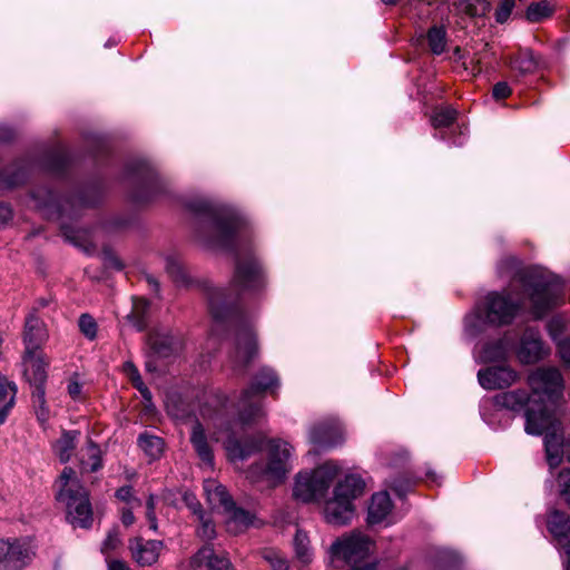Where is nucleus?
<instances>
[{"label": "nucleus", "mask_w": 570, "mask_h": 570, "mask_svg": "<svg viewBox=\"0 0 570 570\" xmlns=\"http://www.w3.org/2000/svg\"><path fill=\"white\" fill-rule=\"evenodd\" d=\"M188 206L200 215L195 228L198 242L228 250L235 256L230 286L210 287L207 297L215 322L213 333L218 335L220 327H228L233 337L230 364L236 374H244L258 355V344L253 323L238 308V301L240 295L262 293L266 287L265 275L257 258L247 250L245 223L236 209L204 197L190 202Z\"/></svg>", "instance_id": "f257e3e1"}, {"label": "nucleus", "mask_w": 570, "mask_h": 570, "mask_svg": "<svg viewBox=\"0 0 570 570\" xmlns=\"http://www.w3.org/2000/svg\"><path fill=\"white\" fill-rule=\"evenodd\" d=\"M498 273L512 274L510 292H492L485 297L484 316L489 325L510 324L529 297L532 314L539 318L556 306L562 295L560 283L553 282L537 268L518 269L517 259L508 257L498 265Z\"/></svg>", "instance_id": "f03ea898"}, {"label": "nucleus", "mask_w": 570, "mask_h": 570, "mask_svg": "<svg viewBox=\"0 0 570 570\" xmlns=\"http://www.w3.org/2000/svg\"><path fill=\"white\" fill-rule=\"evenodd\" d=\"M532 407L525 413V432L542 434L551 424L556 409L564 402V381L557 367L541 366L528 376Z\"/></svg>", "instance_id": "7ed1b4c3"}, {"label": "nucleus", "mask_w": 570, "mask_h": 570, "mask_svg": "<svg viewBox=\"0 0 570 570\" xmlns=\"http://www.w3.org/2000/svg\"><path fill=\"white\" fill-rule=\"evenodd\" d=\"M56 499L67 511V519L73 527L89 528L92 523V509L89 494L76 476L73 469L66 466L57 481Z\"/></svg>", "instance_id": "20e7f679"}, {"label": "nucleus", "mask_w": 570, "mask_h": 570, "mask_svg": "<svg viewBox=\"0 0 570 570\" xmlns=\"http://www.w3.org/2000/svg\"><path fill=\"white\" fill-rule=\"evenodd\" d=\"M365 483L361 476L350 474L334 488L333 498L324 502L323 513L326 522L343 525L354 515L353 501L363 494Z\"/></svg>", "instance_id": "39448f33"}, {"label": "nucleus", "mask_w": 570, "mask_h": 570, "mask_svg": "<svg viewBox=\"0 0 570 570\" xmlns=\"http://www.w3.org/2000/svg\"><path fill=\"white\" fill-rule=\"evenodd\" d=\"M338 471L336 463L326 462L312 472H299L293 489L294 498L304 503L324 498Z\"/></svg>", "instance_id": "423d86ee"}, {"label": "nucleus", "mask_w": 570, "mask_h": 570, "mask_svg": "<svg viewBox=\"0 0 570 570\" xmlns=\"http://www.w3.org/2000/svg\"><path fill=\"white\" fill-rule=\"evenodd\" d=\"M273 386H278V379L272 368L264 367L256 374L254 382L243 391L238 402V422L243 426L254 424L265 416L262 405L255 397Z\"/></svg>", "instance_id": "0eeeda50"}, {"label": "nucleus", "mask_w": 570, "mask_h": 570, "mask_svg": "<svg viewBox=\"0 0 570 570\" xmlns=\"http://www.w3.org/2000/svg\"><path fill=\"white\" fill-rule=\"evenodd\" d=\"M267 460L256 463L249 473L252 476H262L274 483L281 482L291 470L292 445L281 439H271L266 445Z\"/></svg>", "instance_id": "6e6552de"}, {"label": "nucleus", "mask_w": 570, "mask_h": 570, "mask_svg": "<svg viewBox=\"0 0 570 570\" xmlns=\"http://www.w3.org/2000/svg\"><path fill=\"white\" fill-rule=\"evenodd\" d=\"M373 550L372 540L362 532L353 531L350 534L336 539L330 547V562L351 564L352 570H358L357 564L364 561Z\"/></svg>", "instance_id": "1a4fd4ad"}, {"label": "nucleus", "mask_w": 570, "mask_h": 570, "mask_svg": "<svg viewBox=\"0 0 570 570\" xmlns=\"http://www.w3.org/2000/svg\"><path fill=\"white\" fill-rule=\"evenodd\" d=\"M33 206L41 210L48 218H58L76 206H95L97 200L86 196H77L63 202L47 186L35 188L30 194Z\"/></svg>", "instance_id": "9d476101"}, {"label": "nucleus", "mask_w": 570, "mask_h": 570, "mask_svg": "<svg viewBox=\"0 0 570 570\" xmlns=\"http://www.w3.org/2000/svg\"><path fill=\"white\" fill-rule=\"evenodd\" d=\"M35 553L29 539H1L0 570H22L32 561Z\"/></svg>", "instance_id": "9b49d317"}, {"label": "nucleus", "mask_w": 570, "mask_h": 570, "mask_svg": "<svg viewBox=\"0 0 570 570\" xmlns=\"http://www.w3.org/2000/svg\"><path fill=\"white\" fill-rule=\"evenodd\" d=\"M549 354V348L546 346L537 330L527 328L515 350V355L522 364H534L543 360Z\"/></svg>", "instance_id": "f8f14e48"}, {"label": "nucleus", "mask_w": 570, "mask_h": 570, "mask_svg": "<svg viewBox=\"0 0 570 570\" xmlns=\"http://www.w3.org/2000/svg\"><path fill=\"white\" fill-rule=\"evenodd\" d=\"M22 365L23 377L33 391L46 389L47 367L49 365V361L45 358V355L38 352L23 353Z\"/></svg>", "instance_id": "ddd939ff"}, {"label": "nucleus", "mask_w": 570, "mask_h": 570, "mask_svg": "<svg viewBox=\"0 0 570 570\" xmlns=\"http://www.w3.org/2000/svg\"><path fill=\"white\" fill-rule=\"evenodd\" d=\"M548 529L554 537L557 546L566 554L564 570H570V517L563 512L553 511L549 515Z\"/></svg>", "instance_id": "4468645a"}, {"label": "nucleus", "mask_w": 570, "mask_h": 570, "mask_svg": "<svg viewBox=\"0 0 570 570\" xmlns=\"http://www.w3.org/2000/svg\"><path fill=\"white\" fill-rule=\"evenodd\" d=\"M519 379L518 372L510 366H490L480 370L478 380L487 390H500L511 386Z\"/></svg>", "instance_id": "2eb2a0df"}, {"label": "nucleus", "mask_w": 570, "mask_h": 570, "mask_svg": "<svg viewBox=\"0 0 570 570\" xmlns=\"http://www.w3.org/2000/svg\"><path fill=\"white\" fill-rule=\"evenodd\" d=\"M191 570H233L230 560L224 553H217L210 546L200 548L189 560Z\"/></svg>", "instance_id": "dca6fc26"}, {"label": "nucleus", "mask_w": 570, "mask_h": 570, "mask_svg": "<svg viewBox=\"0 0 570 570\" xmlns=\"http://www.w3.org/2000/svg\"><path fill=\"white\" fill-rule=\"evenodd\" d=\"M343 439V430L335 420L320 422L309 431V441L321 449L335 446Z\"/></svg>", "instance_id": "f3484780"}, {"label": "nucleus", "mask_w": 570, "mask_h": 570, "mask_svg": "<svg viewBox=\"0 0 570 570\" xmlns=\"http://www.w3.org/2000/svg\"><path fill=\"white\" fill-rule=\"evenodd\" d=\"M163 541L144 540L142 538H134L129 541L131 558L141 567L154 564L163 550Z\"/></svg>", "instance_id": "a211bd4d"}, {"label": "nucleus", "mask_w": 570, "mask_h": 570, "mask_svg": "<svg viewBox=\"0 0 570 570\" xmlns=\"http://www.w3.org/2000/svg\"><path fill=\"white\" fill-rule=\"evenodd\" d=\"M22 340L24 344L23 353L38 352L41 345L48 340L46 325L37 316L36 312L29 313L26 317Z\"/></svg>", "instance_id": "6ab92c4d"}, {"label": "nucleus", "mask_w": 570, "mask_h": 570, "mask_svg": "<svg viewBox=\"0 0 570 570\" xmlns=\"http://www.w3.org/2000/svg\"><path fill=\"white\" fill-rule=\"evenodd\" d=\"M263 443L264 438L261 435L246 438L240 441L233 434H228L224 441V446L230 460L243 461L261 451Z\"/></svg>", "instance_id": "aec40b11"}, {"label": "nucleus", "mask_w": 570, "mask_h": 570, "mask_svg": "<svg viewBox=\"0 0 570 570\" xmlns=\"http://www.w3.org/2000/svg\"><path fill=\"white\" fill-rule=\"evenodd\" d=\"M147 343L158 357H169L183 347L181 338L170 332H153L148 335Z\"/></svg>", "instance_id": "412c9836"}, {"label": "nucleus", "mask_w": 570, "mask_h": 570, "mask_svg": "<svg viewBox=\"0 0 570 570\" xmlns=\"http://www.w3.org/2000/svg\"><path fill=\"white\" fill-rule=\"evenodd\" d=\"M494 404L499 407L508 409L514 412L522 411L525 409V412L532 407V395L529 394L525 390H513L500 393L494 396Z\"/></svg>", "instance_id": "4be33fe9"}, {"label": "nucleus", "mask_w": 570, "mask_h": 570, "mask_svg": "<svg viewBox=\"0 0 570 570\" xmlns=\"http://www.w3.org/2000/svg\"><path fill=\"white\" fill-rule=\"evenodd\" d=\"M547 461L551 469L557 468L564 454L570 462V435L563 442L557 433H548L544 436Z\"/></svg>", "instance_id": "5701e85b"}, {"label": "nucleus", "mask_w": 570, "mask_h": 570, "mask_svg": "<svg viewBox=\"0 0 570 570\" xmlns=\"http://www.w3.org/2000/svg\"><path fill=\"white\" fill-rule=\"evenodd\" d=\"M204 491L213 509L225 512L235 504L226 488L215 480H206L204 482Z\"/></svg>", "instance_id": "b1692460"}, {"label": "nucleus", "mask_w": 570, "mask_h": 570, "mask_svg": "<svg viewBox=\"0 0 570 570\" xmlns=\"http://www.w3.org/2000/svg\"><path fill=\"white\" fill-rule=\"evenodd\" d=\"M392 501L387 492H377L372 495L367 511L370 524L383 522L392 511Z\"/></svg>", "instance_id": "393cba45"}, {"label": "nucleus", "mask_w": 570, "mask_h": 570, "mask_svg": "<svg viewBox=\"0 0 570 570\" xmlns=\"http://www.w3.org/2000/svg\"><path fill=\"white\" fill-rule=\"evenodd\" d=\"M190 442L202 462L212 468L214 464L213 451L207 442L205 430L198 422L193 426Z\"/></svg>", "instance_id": "a878e982"}, {"label": "nucleus", "mask_w": 570, "mask_h": 570, "mask_svg": "<svg viewBox=\"0 0 570 570\" xmlns=\"http://www.w3.org/2000/svg\"><path fill=\"white\" fill-rule=\"evenodd\" d=\"M226 528L227 531L237 534L246 530L249 525L254 524V515H252L248 511H245L240 508H236L233 504L230 510H226Z\"/></svg>", "instance_id": "bb28decb"}, {"label": "nucleus", "mask_w": 570, "mask_h": 570, "mask_svg": "<svg viewBox=\"0 0 570 570\" xmlns=\"http://www.w3.org/2000/svg\"><path fill=\"white\" fill-rule=\"evenodd\" d=\"M80 436V432L77 430L73 431H62L60 438L56 441L53 445V451L59 458L60 462L66 463L71 459L73 450L78 443Z\"/></svg>", "instance_id": "cd10ccee"}, {"label": "nucleus", "mask_w": 570, "mask_h": 570, "mask_svg": "<svg viewBox=\"0 0 570 570\" xmlns=\"http://www.w3.org/2000/svg\"><path fill=\"white\" fill-rule=\"evenodd\" d=\"M126 169L129 177L137 178L148 187L156 183L155 171L144 160H134L127 165Z\"/></svg>", "instance_id": "c85d7f7f"}, {"label": "nucleus", "mask_w": 570, "mask_h": 570, "mask_svg": "<svg viewBox=\"0 0 570 570\" xmlns=\"http://www.w3.org/2000/svg\"><path fill=\"white\" fill-rule=\"evenodd\" d=\"M149 309V303L145 298H134L132 309L130 314L127 315V320L132 324V326L141 332L147 326L146 315Z\"/></svg>", "instance_id": "c756f323"}, {"label": "nucleus", "mask_w": 570, "mask_h": 570, "mask_svg": "<svg viewBox=\"0 0 570 570\" xmlns=\"http://www.w3.org/2000/svg\"><path fill=\"white\" fill-rule=\"evenodd\" d=\"M166 272L169 277L179 286L187 285L189 283V276L185 268L184 263L177 257L169 255L166 257Z\"/></svg>", "instance_id": "7c9ffc66"}, {"label": "nucleus", "mask_w": 570, "mask_h": 570, "mask_svg": "<svg viewBox=\"0 0 570 570\" xmlns=\"http://www.w3.org/2000/svg\"><path fill=\"white\" fill-rule=\"evenodd\" d=\"M556 11V6L550 1L542 0L529 4L525 17L530 22L537 23L550 18Z\"/></svg>", "instance_id": "2f4dec72"}, {"label": "nucleus", "mask_w": 570, "mask_h": 570, "mask_svg": "<svg viewBox=\"0 0 570 570\" xmlns=\"http://www.w3.org/2000/svg\"><path fill=\"white\" fill-rule=\"evenodd\" d=\"M139 448L151 459H158L164 451V441L161 438L142 433L138 438Z\"/></svg>", "instance_id": "473e14b6"}, {"label": "nucleus", "mask_w": 570, "mask_h": 570, "mask_svg": "<svg viewBox=\"0 0 570 570\" xmlns=\"http://www.w3.org/2000/svg\"><path fill=\"white\" fill-rule=\"evenodd\" d=\"M538 63V59L532 51L523 50L511 60V68L521 75H528L535 71Z\"/></svg>", "instance_id": "72a5a7b5"}, {"label": "nucleus", "mask_w": 570, "mask_h": 570, "mask_svg": "<svg viewBox=\"0 0 570 570\" xmlns=\"http://www.w3.org/2000/svg\"><path fill=\"white\" fill-rule=\"evenodd\" d=\"M453 6L458 12L470 17L483 16L489 10L487 0H454Z\"/></svg>", "instance_id": "f704fd0d"}, {"label": "nucleus", "mask_w": 570, "mask_h": 570, "mask_svg": "<svg viewBox=\"0 0 570 570\" xmlns=\"http://www.w3.org/2000/svg\"><path fill=\"white\" fill-rule=\"evenodd\" d=\"M32 405L37 420L41 425H45L50 419V410L46 402V389L32 391Z\"/></svg>", "instance_id": "c9c22d12"}, {"label": "nucleus", "mask_w": 570, "mask_h": 570, "mask_svg": "<svg viewBox=\"0 0 570 570\" xmlns=\"http://www.w3.org/2000/svg\"><path fill=\"white\" fill-rule=\"evenodd\" d=\"M428 42L434 55H441L446 46V31L444 27L433 26L428 31Z\"/></svg>", "instance_id": "e433bc0d"}, {"label": "nucleus", "mask_w": 570, "mask_h": 570, "mask_svg": "<svg viewBox=\"0 0 570 570\" xmlns=\"http://www.w3.org/2000/svg\"><path fill=\"white\" fill-rule=\"evenodd\" d=\"M487 324L489 323L485 320L482 307H479L474 314L468 315L464 318V330L470 336L479 335Z\"/></svg>", "instance_id": "4c0bfd02"}, {"label": "nucleus", "mask_w": 570, "mask_h": 570, "mask_svg": "<svg viewBox=\"0 0 570 570\" xmlns=\"http://www.w3.org/2000/svg\"><path fill=\"white\" fill-rule=\"evenodd\" d=\"M294 548L296 557L303 562L308 563L312 560V551L309 548V540L306 532L297 530L294 538Z\"/></svg>", "instance_id": "58836bf2"}, {"label": "nucleus", "mask_w": 570, "mask_h": 570, "mask_svg": "<svg viewBox=\"0 0 570 570\" xmlns=\"http://www.w3.org/2000/svg\"><path fill=\"white\" fill-rule=\"evenodd\" d=\"M86 453L88 460L81 459L82 469L88 472L98 471L102 466L99 448L89 440L86 446Z\"/></svg>", "instance_id": "ea45409f"}, {"label": "nucleus", "mask_w": 570, "mask_h": 570, "mask_svg": "<svg viewBox=\"0 0 570 570\" xmlns=\"http://www.w3.org/2000/svg\"><path fill=\"white\" fill-rule=\"evenodd\" d=\"M456 119V110L451 107L436 108L432 115L431 122L434 128H446Z\"/></svg>", "instance_id": "a19ab883"}, {"label": "nucleus", "mask_w": 570, "mask_h": 570, "mask_svg": "<svg viewBox=\"0 0 570 570\" xmlns=\"http://www.w3.org/2000/svg\"><path fill=\"white\" fill-rule=\"evenodd\" d=\"M17 385L6 376H0V405L13 406L16 403Z\"/></svg>", "instance_id": "79ce46f5"}, {"label": "nucleus", "mask_w": 570, "mask_h": 570, "mask_svg": "<svg viewBox=\"0 0 570 570\" xmlns=\"http://www.w3.org/2000/svg\"><path fill=\"white\" fill-rule=\"evenodd\" d=\"M262 557L269 564L272 570H288V562L279 551L265 549L262 551Z\"/></svg>", "instance_id": "37998d69"}, {"label": "nucleus", "mask_w": 570, "mask_h": 570, "mask_svg": "<svg viewBox=\"0 0 570 570\" xmlns=\"http://www.w3.org/2000/svg\"><path fill=\"white\" fill-rule=\"evenodd\" d=\"M199 527L197 528V537L204 541H212L216 537L215 525L209 517L200 513L197 518Z\"/></svg>", "instance_id": "c03bdc74"}, {"label": "nucleus", "mask_w": 570, "mask_h": 570, "mask_svg": "<svg viewBox=\"0 0 570 570\" xmlns=\"http://www.w3.org/2000/svg\"><path fill=\"white\" fill-rule=\"evenodd\" d=\"M116 498L125 503L131 509H138L142 505V502L139 498L135 497L132 493V488L130 485H124L116 491Z\"/></svg>", "instance_id": "a18cd8bd"}, {"label": "nucleus", "mask_w": 570, "mask_h": 570, "mask_svg": "<svg viewBox=\"0 0 570 570\" xmlns=\"http://www.w3.org/2000/svg\"><path fill=\"white\" fill-rule=\"evenodd\" d=\"M79 328L89 340H94L97 335V323L89 314H82L79 317Z\"/></svg>", "instance_id": "49530a36"}, {"label": "nucleus", "mask_w": 570, "mask_h": 570, "mask_svg": "<svg viewBox=\"0 0 570 570\" xmlns=\"http://www.w3.org/2000/svg\"><path fill=\"white\" fill-rule=\"evenodd\" d=\"M484 354L489 361H500L505 360L507 350L502 342H497L493 344H488L484 348Z\"/></svg>", "instance_id": "de8ad7c7"}, {"label": "nucleus", "mask_w": 570, "mask_h": 570, "mask_svg": "<svg viewBox=\"0 0 570 570\" xmlns=\"http://www.w3.org/2000/svg\"><path fill=\"white\" fill-rule=\"evenodd\" d=\"M514 6L515 0H502L495 10L497 22L504 23L509 19Z\"/></svg>", "instance_id": "09e8293b"}, {"label": "nucleus", "mask_w": 570, "mask_h": 570, "mask_svg": "<svg viewBox=\"0 0 570 570\" xmlns=\"http://www.w3.org/2000/svg\"><path fill=\"white\" fill-rule=\"evenodd\" d=\"M558 485L560 493L570 502V469H563L558 475Z\"/></svg>", "instance_id": "8fccbe9b"}, {"label": "nucleus", "mask_w": 570, "mask_h": 570, "mask_svg": "<svg viewBox=\"0 0 570 570\" xmlns=\"http://www.w3.org/2000/svg\"><path fill=\"white\" fill-rule=\"evenodd\" d=\"M102 258H104V264L107 268L120 271L124 267L119 257L111 249H105L102 252Z\"/></svg>", "instance_id": "3c124183"}, {"label": "nucleus", "mask_w": 570, "mask_h": 570, "mask_svg": "<svg viewBox=\"0 0 570 570\" xmlns=\"http://www.w3.org/2000/svg\"><path fill=\"white\" fill-rule=\"evenodd\" d=\"M186 507L198 518L200 513H204L202 505L193 493L185 492L183 495Z\"/></svg>", "instance_id": "603ef678"}, {"label": "nucleus", "mask_w": 570, "mask_h": 570, "mask_svg": "<svg viewBox=\"0 0 570 570\" xmlns=\"http://www.w3.org/2000/svg\"><path fill=\"white\" fill-rule=\"evenodd\" d=\"M511 92L512 90L508 82L505 81L497 82L492 89V96L497 100L508 98L511 95Z\"/></svg>", "instance_id": "864d4df0"}, {"label": "nucleus", "mask_w": 570, "mask_h": 570, "mask_svg": "<svg viewBox=\"0 0 570 570\" xmlns=\"http://www.w3.org/2000/svg\"><path fill=\"white\" fill-rule=\"evenodd\" d=\"M120 539L117 531H110L107 538L104 540L101 551L107 553L118 547Z\"/></svg>", "instance_id": "5fc2aeb1"}, {"label": "nucleus", "mask_w": 570, "mask_h": 570, "mask_svg": "<svg viewBox=\"0 0 570 570\" xmlns=\"http://www.w3.org/2000/svg\"><path fill=\"white\" fill-rule=\"evenodd\" d=\"M125 370H126L127 374L129 375V379H130L132 385L136 389H138L140 383H144V382L141 380V376H140L137 367L132 363L128 362L125 364Z\"/></svg>", "instance_id": "6e6d98bb"}, {"label": "nucleus", "mask_w": 570, "mask_h": 570, "mask_svg": "<svg viewBox=\"0 0 570 570\" xmlns=\"http://www.w3.org/2000/svg\"><path fill=\"white\" fill-rule=\"evenodd\" d=\"M558 350L561 360L570 366V336L559 343Z\"/></svg>", "instance_id": "4d7b16f0"}, {"label": "nucleus", "mask_w": 570, "mask_h": 570, "mask_svg": "<svg viewBox=\"0 0 570 570\" xmlns=\"http://www.w3.org/2000/svg\"><path fill=\"white\" fill-rule=\"evenodd\" d=\"M81 384L76 376H72L68 383V393L73 400H78L81 395Z\"/></svg>", "instance_id": "13d9d810"}, {"label": "nucleus", "mask_w": 570, "mask_h": 570, "mask_svg": "<svg viewBox=\"0 0 570 570\" xmlns=\"http://www.w3.org/2000/svg\"><path fill=\"white\" fill-rule=\"evenodd\" d=\"M12 218V209L9 205L0 203V227Z\"/></svg>", "instance_id": "bf43d9fd"}, {"label": "nucleus", "mask_w": 570, "mask_h": 570, "mask_svg": "<svg viewBox=\"0 0 570 570\" xmlns=\"http://www.w3.org/2000/svg\"><path fill=\"white\" fill-rule=\"evenodd\" d=\"M130 507L121 509V522L124 525L129 527L135 522V515Z\"/></svg>", "instance_id": "052dcab7"}, {"label": "nucleus", "mask_w": 570, "mask_h": 570, "mask_svg": "<svg viewBox=\"0 0 570 570\" xmlns=\"http://www.w3.org/2000/svg\"><path fill=\"white\" fill-rule=\"evenodd\" d=\"M389 485L399 494V495H403L406 493V491L410 489V481H406L404 484L396 481V480H393L389 483Z\"/></svg>", "instance_id": "680f3d73"}, {"label": "nucleus", "mask_w": 570, "mask_h": 570, "mask_svg": "<svg viewBox=\"0 0 570 570\" xmlns=\"http://www.w3.org/2000/svg\"><path fill=\"white\" fill-rule=\"evenodd\" d=\"M14 136L13 130L4 125H0V141L6 142L10 141Z\"/></svg>", "instance_id": "e2e57ef3"}, {"label": "nucleus", "mask_w": 570, "mask_h": 570, "mask_svg": "<svg viewBox=\"0 0 570 570\" xmlns=\"http://www.w3.org/2000/svg\"><path fill=\"white\" fill-rule=\"evenodd\" d=\"M145 278L148 285L151 287V289L157 294L159 292V282L157 281V278L154 277L153 275H146Z\"/></svg>", "instance_id": "0e129e2a"}, {"label": "nucleus", "mask_w": 570, "mask_h": 570, "mask_svg": "<svg viewBox=\"0 0 570 570\" xmlns=\"http://www.w3.org/2000/svg\"><path fill=\"white\" fill-rule=\"evenodd\" d=\"M156 497L154 494H150L147 499V502H146V514H151V513H155V508H156Z\"/></svg>", "instance_id": "69168bd1"}, {"label": "nucleus", "mask_w": 570, "mask_h": 570, "mask_svg": "<svg viewBox=\"0 0 570 570\" xmlns=\"http://www.w3.org/2000/svg\"><path fill=\"white\" fill-rule=\"evenodd\" d=\"M137 390L140 392V394L145 401H147V402L151 401V392L144 383H140V385Z\"/></svg>", "instance_id": "338daca9"}, {"label": "nucleus", "mask_w": 570, "mask_h": 570, "mask_svg": "<svg viewBox=\"0 0 570 570\" xmlns=\"http://www.w3.org/2000/svg\"><path fill=\"white\" fill-rule=\"evenodd\" d=\"M109 570H129V568L125 562L115 560L109 563Z\"/></svg>", "instance_id": "774afa93"}]
</instances>
